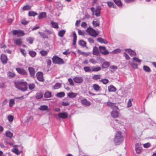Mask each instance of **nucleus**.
Listing matches in <instances>:
<instances>
[{
  "mask_svg": "<svg viewBox=\"0 0 156 156\" xmlns=\"http://www.w3.org/2000/svg\"><path fill=\"white\" fill-rule=\"evenodd\" d=\"M16 87L18 90L24 92L27 89V83L23 80H19L14 82Z\"/></svg>",
  "mask_w": 156,
  "mask_h": 156,
  "instance_id": "f257e3e1",
  "label": "nucleus"
},
{
  "mask_svg": "<svg viewBox=\"0 0 156 156\" xmlns=\"http://www.w3.org/2000/svg\"><path fill=\"white\" fill-rule=\"evenodd\" d=\"M124 140V137L122 134V132L118 131L115 133V136L114 139V143L116 145H118L121 144Z\"/></svg>",
  "mask_w": 156,
  "mask_h": 156,
  "instance_id": "f03ea898",
  "label": "nucleus"
},
{
  "mask_svg": "<svg viewBox=\"0 0 156 156\" xmlns=\"http://www.w3.org/2000/svg\"><path fill=\"white\" fill-rule=\"evenodd\" d=\"M52 62L53 63L55 64H63V60L57 56H54L52 58Z\"/></svg>",
  "mask_w": 156,
  "mask_h": 156,
  "instance_id": "7ed1b4c3",
  "label": "nucleus"
},
{
  "mask_svg": "<svg viewBox=\"0 0 156 156\" xmlns=\"http://www.w3.org/2000/svg\"><path fill=\"white\" fill-rule=\"evenodd\" d=\"M86 31L90 35L95 37L98 35V33L94 30L92 28L89 27L86 30Z\"/></svg>",
  "mask_w": 156,
  "mask_h": 156,
  "instance_id": "20e7f679",
  "label": "nucleus"
},
{
  "mask_svg": "<svg viewBox=\"0 0 156 156\" xmlns=\"http://www.w3.org/2000/svg\"><path fill=\"white\" fill-rule=\"evenodd\" d=\"M94 8L92 7L91 9L93 12V14H94L97 16H100V10L101 9L100 7H97L95 11H94Z\"/></svg>",
  "mask_w": 156,
  "mask_h": 156,
  "instance_id": "39448f33",
  "label": "nucleus"
},
{
  "mask_svg": "<svg viewBox=\"0 0 156 156\" xmlns=\"http://www.w3.org/2000/svg\"><path fill=\"white\" fill-rule=\"evenodd\" d=\"M100 52L103 55H108L109 53L108 51L106 49L105 47L100 46L99 47Z\"/></svg>",
  "mask_w": 156,
  "mask_h": 156,
  "instance_id": "423d86ee",
  "label": "nucleus"
},
{
  "mask_svg": "<svg viewBox=\"0 0 156 156\" xmlns=\"http://www.w3.org/2000/svg\"><path fill=\"white\" fill-rule=\"evenodd\" d=\"M73 79L75 83H82L83 80V78L81 76L75 77Z\"/></svg>",
  "mask_w": 156,
  "mask_h": 156,
  "instance_id": "0eeeda50",
  "label": "nucleus"
},
{
  "mask_svg": "<svg viewBox=\"0 0 156 156\" xmlns=\"http://www.w3.org/2000/svg\"><path fill=\"white\" fill-rule=\"evenodd\" d=\"M43 73L41 72H38L36 74V76L37 80L43 82L44 80L43 77Z\"/></svg>",
  "mask_w": 156,
  "mask_h": 156,
  "instance_id": "6e6552de",
  "label": "nucleus"
},
{
  "mask_svg": "<svg viewBox=\"0 0 156 156\" xmlns=\"http://www.w3.org/2000/svg\"><path fill=\"white\" fill-rule=\"evenodd\" d=\"M59 118L63 119L67 118L68 116V114L67 112H60L58 114Z\"/></svg>",
  "mask_w": 156,
  "mask_h": 156,
  "instance_id": "1a4fd4ad",
  "label": "nucleus"
},
{
  "mask_svg": "<svg viewBox=\"0 0 156 156\" xmlns=\"http://www.w3.org/2000/svg\"><path fill=\"white\" fill-rule=\"evenodd\" d=\"M16 70L21 75H26L27 74V73L23 68H16Z\"/></svg>",
  "mask_w": 156,
  "mask_h": 156,
  "instance_id": "9d476101",
  "label": "nucleus"
},
{
  "mask_svg": "<svg viewBox=\"0 0 156 156\" xmlns=\"http://www.w3.org/2000/svg\"><path fill=\"white\" fill-rule=\"evenodd\" d=\"M12 33L13 34L15 35H17L23 36L24 35V33L23 31L20 30H14L12 31Z\"/></svg>",
  "mask_w": 156,
  "mask_h": 156,
  "instance_id": "9b49d317",
  "label": "nucleus"
},
{
  "mask_svg": "<svg viewBox=\"0 0 156 156\" xmlns=\"http://www.w3.org/2000/svg\"><path fill=\"white\" fill-rule=\"evenodd\" d=\"M135 150L137 153H140L141 152L142 147L140 144H136L135 145Z\"/></svg>",
  "mask_w": 156,
  "mask_h": 156,
  "instance_id": "f8f14e48",
  "label": "nucleus"
},
{
  "mask_svg": "<svg viewBox=\"0 0 156 156\" xmlns=\"http://www.w3.org/2000/svg\"><path fill=\"white\" fill-rule=\"evenodd\" d=\"M81 102L82 105L86 106H89L91 104L90 102L86 99L82 100Z\"/></svg>",
  "mask_w": 156,
  "mask_h": 156,
  "instance_id": "ddd939ff",
  "label": "nucleus"
},
{
  "mask_svg": "<svg viewBox=\"0 0 156 156\" xmlns=\"http://www.w3.org/2000/svg\"><path fill=\"white\" fill-rule=\"evenodd\" d=\"M31 77H34L35 73L34 69L32 67H29L28 68Z\"/></svg>",
  "mask_w": 156,
  "mask_h": 156,
  "instance_id": "4468645a",
  "label": "nucleus"
},
{
  "mask_svg": "<svg viewBox=\"0 0 156 156\" xmlns=\"http://www.w3.org/2000/svg\"><path fill=\"white\" fill-rule=\"evenodd\" d=\"M1 60L3 64H6L8 61L7 56L4 54H2L1 56Z\"/></svg>",
  "mask_w": 156,
  "mask_h": 156,
  "instance_id": "2eb2a0df",
  "label": "nucleus"
},
{
  "mask_svg": "<svg viewBox=\"0 0 156 156\" xmlns=\"http://www.w3.org/2000/svg\"><path fill=\"white\" fill-rule=\"evenodd\" d=\"M107 105L111 107L112 109H118L117 106L116 105V103H113L110 101H108L107 102Z\"/></svg>",
  "mask_w": 156,
  "mask_h": 156,
  "instance_id": "dca6fc26",
  "label": "nucleus"
},
{
  "mask_svg": "<svg viewBox=\"0 0 156 156\" xmlns=\"http://www.w3.org/2000/svg\"><path fill=\"white\" fill-rule=\"evenodd\" d=\"M125 51L128 52L131 56L135 55H136L135 51L130 49H126Z\"/></svg>",
  "mask_w": 156,
  "mask_h": 156,
  "instance_id": "f3484780",
  "label": "nucleus"
},
{
  "mask_svg": "<svg viewBox=\"0 0 156 156\" xmlns=\"http://www.w3.org/2000/svg\"><path fill=\"white\" fill-rule=\"evenodd\" d=\"M14 43L16 45L20 46L22 43V39L21 38H18L16 40H13Z\"/></svg>",
  "mask_w": 156,
  "mask_h": 156,
  "instance_id": "a211bd4d",
  "label": "nucleus"
},
{
  "mask_svg": "<svg viewBox=\"0 0 156 156\" xmlns=\"http://www.w3.org/2000/svg\"><path fill=\"white\" fill-rule=\"evenodd\" d=\"M112 116L114 118H116L119 116V113L117 111L113 110L111 112Z\"/></svg>",
  "mask_w": 156,
  "mask_h": 156,
  "instance_id": "6ab92c4d",
  "label": "nucleus"
},
{
  "mask_svg": "<svg viewBox=\"0 0 156 156\" xmlns=\"http://www.w3.org/2000/svg\"><path fill=\"white\" fill-rule=\"evenodd\" d=\"M77 95V93L71 92L68 94L67 96L69 98H73L76 97Z\"/></svg>",
  "mask_w": 156,
  "mask_h": 156,
  "instance_id": "aec40b11",
  "label": "nucleus"
},
{
  "mask_svg": "<svg viewBox=\"0 0 156 156\" xmlns=\"http://www.w3.org/2000/svg\"><path fill=\"white\" fill-rule=\"evenodd\" d=\"M93 26L94 27H98L100 25V22L98 19H94L92 22Z\"/></svg>",
  "mask_w": 156,
  "mask_h": 156,
  "instance_id": "412c9836",
  "label": "nucleus"
},
{
  "mask_svg": "<svg viewBox=\"0 0 156 156\" xmlns=\"http://www.w3.org/2000/svg\"><path fill=\"white\" fill-rule=\"evenodd\" d=\"M108 91L110 92H115L116 90V88L112 85H111L108 87Z\"/></svg>",
  "mask_w": 156,
  "mask_h": 156,
  "instance_id": "4be33fe9",
  "label": "nucleus"
},
{
  "mask_svg": "<svg viewBox=\"0 0 156 156\" xmlns=\"http://www.w3.org/2000/svg\"><path fill=\"white\" fill-rule=\"evenodd\" d=\"M46 16V14L45 12H42L40 13L39 14L38 16V18L39 19H43L45 18Z\"/></svg>",
  "mask_w": 156,
  "mask_h": 156,
  "instance_id": "5701e85b",
  "label": "nucleus"
},
{
  "mask_svg": "<svg viewBox=\"0 0 156 156\" xmlns=\"http://www.w3.org/2000/svg\"><path fill=\"white\" fill-rule=\"evenodd\" d=\"M97 41L100 42L105 44H106L108 43V41L105 39H103L101 37H99L97 39Z\"/></svg>",
  "mask_w": 156,
  "mask_h": 156,
  "instance_id": "b1692460",
  "label": "nucleus"
},
{
  "mask_svg": "<svg viewBox=\"0 0 156 156\" xmlns=\"http://www.w3.org/2000/svg\"><path fill=\"white\" fill-rule=\"evenodd\" d=\"M93 88L96 91H98L100 88V87L97 84H94L93 85Z\"/></svg>",
  "mask_w": 156,
  "mask_h": 156,
  "instance_id": "393cba45",
  "label": "nucleus"
},
{
  "mask_svg": "<svg viewBox=\"0 0 156 156\" xmlns=\"http://www.w3.org/2000/svg\"><path fill=\"white\" fill-rule=\"evenodd\" d=\"M79 44L83 47H86V43L83 40H80L79 41Z\"/></svg>",
  "mask_w": 156,
  "mask_h": 156,
  "instance_id": "a878e982",
  "label": "nucleus"
},
{
  "mask_svg": "<svg viewBox=\"0 0 156 156\" xmlns=\"http://www.w3.org/2000/svg\"><path fill=\"white\" fill-rule=\"evenodd\" d=\"M73 44L75 45L77 40V36L75 32L73 33Z\"/></svg>",
  "mask_w": 156,
  "mask_h": 156,
  "instance_id": "bb28decb",
  "label": "nucleus"
},
{
  "mask_svg": "<svg viewBox=\"0 0 156 156\" xmlns=\"http://www.w3.org/2000/svg\"><path fill=\"white\" fill-rule=\"evenodd\" d=\"M39 109L41 111H46L48 109V106L47 105H41L39 108Z\"/></svg>",
  "mask_w": 156,
  "mask_h": 156,
  "instance_id": "cd10ccee",
  "label": "nucleus"
},
{
  "mask_svg": "<svg viewBox=\"0 0 156 156\" xmlns=\"http://www.w3.org/2000/svg\"><path fill=\"white\" fill-rule=\"evenodd\" d=\"M51 24L52 27L57 29L58 28V24L57 23L53 21L51 22Z\"/></svg>",
  "mask_w": 156,
  "mask_h": 156,
  "instance_id": "c85d7f7f",
  "label": "nucleus"
},
{
  "mask_svg": "<svg viewBox=\"0 0 156 156\" xmlns=\"http://www.w3.org/2000/svg\"><path fill=\"white\" fill-rule=\"evenodd\" d=\"M109 66V62H105L103 63L102 65V67L103 68H107Z\"/></svg>",
  "mask_w": 156,
  "mask_h": 156,
  "instance_id": "c756f323",
  "label": "nucleus"
},
{
  "mask_svg": "<svg viewBox=\"0 0 156 156\" xmlns=\"http://www.w3.org/2000/svg\"><path fill=\"white\" fill-rule=\"evenodd\" d=\"M98 50L97 47L95 46L93 48V54L94 55H98Z\"/></svg>",
  "mask_w": 156,
  "mask_h": 156,
  "instance_id": "7c9ffc66",
  "label": "nucleus"
},
{
  "mask_svg": "<svg viewBox=\"0 0 156 156\" xmlns=\"http://www.w3.org/2000/svg\"><path fill=\"white\" fill-rule=\"evenodd\" d=\"M35 86L34 83H30L28 84V87L30 90H32L35 88Z\"/></svg>",
  "mask_w": 156,
  "mask_h": 156,
  "instance_id": "2f4dec72",
  "label": "nucleus"
},
{
  "mask_svg": "<svg viewBox=\"0 0 156 156\" xmlns=\"http://www.w3.org/2000/svg\"><path fill=\"white\" fill-rule=\"evenodd\" d=\"M66 33V31L64 30H61L59 31L58 33V35L59 36L61 37H62Z\"/></svg>",
  "mask_w": 156,
  "mask_h": 156,
  "instance_id": "473e14b6",
  "label": "nucleus"
},
{
  "mask_svg": "<svg viewBox=\"0 0 156 156\" xmlns=\"http://www.w3.org/2000/svg\"><path fill=\"white\" fill-rule=\"evenodd\" d=\"M93 80H97L101 78V76L100 75H94L92 77Z\"/></svg>",
  "mask_w": 156,
  "mask_h": 156,
  "instance_id": "72a5a7b5",
  "label": "nucleus"
},
{
  "mask_svg": "<svg viewBox=\"0 0 156 156\" xmlns=\"http://www.w3.org/2000/svg\"><path fill=\"white\" fill-rule=\"evenodd\" d=\"M34 39V38L29 37L26 39L27 41L30 44H32Z\"/></svg>",
  "mask_w": 156,
  "mask_h": 156,
  "instance_id": "f704fd0d",
  "label": "nucleus"
},
{
  "mask_svg": "<svg viewBox=\"0 0 156 156\" xmlns=\"http://www.w3.org/2000/svg\"><path fill=\"white\" fill-rule=\"evenodd\" d=\"M108 5L110 8L113 7L115 8L116 7L115 5L111 2H107Z\"/></svg>",
  "mask_w": 156,
  "mask_h": 156,
  "instance_id": "c9c22d12",
  "label": "nucleus"
},
{
  "mask_svg": "<svg viewBox=\"0 0 156 156\" xmlns=\"http://www.w3.org/2000/svg\"><path fill=\"white\" fill-rule=\"evenodd\" d=\"M114 2L118 6H121L122 5V3L120 0H113Z\"/></svg>",
  "mask_w": 156,
  "mask_h": 156,
  "instance_id": "e433bc0d",
  "label": "nucleus"
},
{
  "mask_svg": "<svg viewBox=\"0 0 156 156\" xmlns=\"http://www.w3.org/2000/svg\"><path fill=\"white\" fill-rule=\"evenodd\" d=\"M101 68L100 67H92V71L94 72H97L100 70Z\"/></svg>",
  "mask_w": 156,
  "mask_h": 156,
  "instance_id": "4c0bfd02",
  "label": "nucleus"
},
{
  "mask_svg": "<svg viewBox=\"0 0 156 156\" xmlns=\"http://www.w3.org/2000/svg\"><path fill=\"white\" fill-rule=\"evenodd\" d=\"M65 94L64 92H60L57 94L56 96L59 98L63 97L65 96Z\"/></svg>",
  "mask_w": 156,
  "mask_h": 156,
  "instance_id": "58836bf2",
  "label": "nucleus"
},
{
  "mask_svg": "<svg viewBox=\"0 0 156 156\" xmlns=\"http://www.w3.org/2000/svg\"><path fill=\"white\" fill-rule=\"evenodd\" d=\"M29 54L32 57H35L36 55V52L33 51H30L29 52Z\"/></svg>",
  "mask_w": 156,
  "mask_h": 156,
  "instance_id": "ea45409f",
  "label": "nucleus"
},
{
  "mask_svg": "<svg viewBox=\"0 0 156 156\" xmlns=\"http://www.w3.org/2000/svg\"><path fill=\"white\" fill-rule=\"evenodd\" d=\"M15 104L14 100L13 99H10L9 101V106L10 107H12Z\"/></svg>",
  "mask_w": 156,
  "mask_h": 156,
  "instance_id": "a19ab883",
  "label": "nucleus"
},
{
  "mask_svg": "<svg viewBox=\"0 0 156 156\" xmlns=\"http://www.w3.org/2000/svg\"><path fill=\"white\" fill-rule=\"evenodd\" d=\"M100 81L102 82L104 84H106L108 83L109 80L107 79H102Z\"/></svg>",
  "mask_w": 156,
  "mask_h": 156,
  "instance_id": "79ce46f5",
  "label": "nucleus"
},
{
  "mask_svg": "<svg viewBox=\"0 0 156 156\" xmlns=\"http://www.w3.org/2000/svg\"><path fill=\"white\" fill-rule=\"evenodd\" d=\"M51 93L49 91L46 92L44 94V97L46 98H50L51 97Z\"/></svg>",
  "mask_w": 156,
  "mask_h": 156,
  "instance_id": "37998d69",
  "label": "nucleus"
},
{
  "mask_svg": "<svg viewBox=\"0 0 156 156\" xmlns=\"http://www.w3.org/2000/svg\"><path fill=\"white\" fill-rule=\"evenodd\" d=\"M5 134L6 136L9 137L11 138L12 136V133L9 131H7L6 132Z\"/></svg>",
  "mask_w": 156,
  "mask_h": 156,
  "instance_id": "c03bdc74",
  "label": "nucleus"
},
{
  "mask_svg": "<svg viewBox=\"0 0 156 156\" xmlns=\"http://www.w3.org/2000/svg\"><path fill=\"white\" fill-rule=\"evenodd\" d=\"M40 53L42 56H44L47 55L48 52L45 50H42L40 51Z\"/></svg>",
  "mask_w": 156,
  "mask_h": 156,
  "instance_id": "a18cd8bd",
  "label": "nucleus"
},
{
  "mask_svg": "<svg viewBox=\"0 0 156 156\" xmlns=\"http://www.w3.org/2000/svg\"><path fill=\"white\" fill-rule=\"evenodd\" d=\"M83 69L85 72H91V71L90 67L89 66L84 67Z\"/></svg>",
  "mask_w": 156,
  "mask_h": 156,
  "instance_id": "49530a36",
  "label": "nucleus"
},
{
  "mask_svg": "<svg viewBox=\"0 0 156 156\" xmlns=\"http://www.w3.org/2000/svg\"><path fill=\"white\" fill-rule=\"evenodd\" d=\"M54 87L55 89H58L61 87V84L59 83H56Z\"/></svg>",
  "mask_w": 156,
  "mask_h": 156,
  "instance_id": "de8ad7c7",
  "label": "nucleus"
},
{
  "mask_svg": "<svg viewBox=\"0 0 156 156\" xmlns=\"http://www.w3.org/2000/svg\"><path fill=\"white\" fill-rule=\"evenodd\" d=\"M43 94L41 93H38L36 94V97L37 99L41 98L43 97Z\"/></svg>",
  "mask_w": 156,
  "mask_h": 156,
  "instance_id": "09e8293b",
  "label": "nucleus"
},
{
  "mask_svg": "<svg viewBox=\"0 0 156 156\" xmlns=\"http://www.w3.org/2000/svg\"><path fill=\"white\" fill-rule=\"evenodd\" d=\"M31 8V7L29 5H26L24 6L23 7V10H29Z\"/></svg>",
  "mask_w": 156,
  "mask_h": 156,
  "instance_id": "8fccbe9b",
  "label": "nucleus"
},
{
  "mask_svg": "<svg viewBox=\"0 0 156 156\" xmlns=\"http://www.w3.org/2000/svg\"><path fill=\"white\" fill-rule=\"evenodd\" d=\"M144 69L146 72H149L150 71V68L147 66H143Z\"/></svg>",
  "mask_w": 156,
  "mask_h": 156,
  "instance_id": "3c124183",
  "label": "nucleus"
},
{
  "mask_svg": "<svg viewBox=\"0 0 156 156\" xmlns=\"http://www.w3.org/2000/svg\"><path fill=\"white\" fill-rule=\"evenodd\" d=\"M28 14L29 16H34L37 15V13L34 12H29Z\"/></svg>",
  "mask_w": 156,
  "mask_h": 156,
  "instance_id": "603ef678",
  "label": "nucleus"
},
{
  "mask_svg": "<svg viewBox=\"0 0 156 156\" xmlns=\"http://www.w3.org/2000/svg\"><path fill=\"white\" fill-rule=\"evenodd\" d=\"M14 119L13 116L12 115H9L8 117V119L10 122H12Z\"/></svg>",
  "mask_w": 156,
  "mask_h": 156,
  "instance_id": "864d4df0",
  "label": "nucleus"
},
{
  "mask_svg": "<svg viewBox=\"0 0 156 156\" xmlns=\"http://www.w3.org/2000/svg\"><path fill=\"white\" fill-rule=\"evenodd\" d=\"M133 60L134 62H136L138 63L140 62L141 61V60L136 57H133Z\"/></svg>",
  "mask_w": 156,
  "mask_h": 156,
  "instance_id": "5fc2aeb1",
  "label": "nucleus"
},
{
  "mask_svg": "<svg viewBox=\"0 0 156 156\" xmlns=\"http://www.w3.org/2000/svg\"><path fill=\"white\" fill-rule=\"evenodd\" d=\"M133 99H129L127 103L128 107H130L132 105V101H133Z\"/></svg>",
  "mask_w": 156,
  "mask_h": 156,
  "instance_id": "6e6d98bb",
  "label": "nucleus"
},
{
  "mask_svg": "<svg viewBox=\"0 0 156 156\" xmlns=\"http://www.w3.org/2000/svg\"><path fill=\"white\" fill-rule=\"evenodd\" d=\"M20 51L22 54L25 56H26L27 53L25 50L23 48H21L20 49Z\"/></svg>",
  "mask_w": 156,
  "mask_h": 156,
  "instance_id": "4d7b16f0",
  "label": "nucleus"
},
{
  "mask_svg": "<svg viewBox=\"0 0 156 156\" xmlns=\"http://www.w3.org/2000/svg\"><path fill=\"white\" fill-rule=\"evenodd\" d=\"M81 26L84 28H86L87 26V24L86 23L83 22L81 23Z\"/></svg>",
  "mask_w": 156,
  "mask_h": 156,
  "instance_id": "13d9d810",
  "label": "nucleus"
},
{
  "mask_svg": "<svg viewBox=\"0 0 156 156\" xmlns=\"http://www.w3.org/2000/svg\"><path fill=\"white\" fill-rule=\"evenodd\" d=\"M12 151L17 154H20L19 151L17 149H14L12 150Z\"/></svg>",
  "mask_w": 156,
  "mask_h": 156,
  "instance_id": "bf43d9fd",
  "label": "nucleus"
},
{
  "mask_svg": "<svg viewBox=\"0 0 156 156\" xmlns=\"http://www.w3.org/2000/svg\"><path fill=\"white\" fill-rule=\"evenodd\" d=\"M89 61L90 63L92 64H95L96 63V62L95 59L93 58H91L89 59Z\"/></svg>",
  "mask_w": 156,
  "mask_h": 156,
  "instance_id": "052dcab7",
  "label": "nucleus"
},
{
  "mask_svg": "<svg viewBox=\"0 0 156 156\" xmlns=\"http://www.w3.org/2000/svg\"><path fill=\"white\" fill-rule=\"evenodd\" d=\"M68 81L69 83V84L72 86L74 85V83L73 81V80L71 78H69L68 80Z\"/></svg>",
  "mask_w": 156,
  "mask_h": 156,
  "instance_id": "680f3d73",
  "label": "nucleus"
},
{
  "mask_svg": "<svg viewBox=\"0 0 156 156\" xmlns=\"http://www.w3.org/2000/svg\"><path fill=\"white\" fill-rule=\"evenodd\" d=\"M39 33L41 34V35L42 37L43 38H48V36L45 35V34L44 33H41V32H39Z\"/></svg>",
  "mask_w": 156,
  "mask_h": 156,
  "instance_id": "e2e57ef3",
  "label": "nucleus"
},
{
  "mask_svg": "<svg viewBox=\"0 0 156 156\" xmlns=\"http://www.w3.org/2000/svg\"><path fill=\"white\" fill-rule=\"evenodd\" d=\"M69 102L63 101L62 103V105L65 106H67L69 105Z\"/></svg>",
  "mask_w": 156,
  "mask_h": 156,
  "instance_id": "0e129e2a",
  "label": "nucleus"
},
{
  "mask_svg": "<svg viewBox=\"0 0 156 156\" xmlns=\"http://www.w3.org/2000/svg\"><path fill=\"white\" fill-rule=\"evenodd\" d=\"M132 67L134 69H136L137 67V65L136 64L133 63L131 64Z\"/></svg>",
  "mask_w": 156,
  "mask_h": 156,
  "instance_id": "69168bd1",
  "label": "nucleus"
},
{
  "mask_svg": "<svg viewBox=\"0 0 156 156\" xmlns=\"http://www.w3.org/2000/svg\"><path fill=\"white\" fill-rule=\"evenodd\" d=\"M150 144L149 143H147L144 144L143 146L145 148H147L150 146Z\"/></svg>",
  "mask_w": 156,
  "mask_h": 156,
  "instance_id": "338daca9",
  "label": "nucleus"
},
{
  "mask_svg": "<svg viewBox=\"0 0 156 156\" xmlns=\"http://www.w3.org/2000/svg\"><path fill=\"white\" fill-rule=\"evenodd\" d=\"M48 66H50L51 64V61L50 59H48L46 61Z\"/></svg>",
  "mask_w": 156,
  "mask_h": 156,
  "instance_id": "774afa93",
  "label": "nucleus"
}]
</instances>
